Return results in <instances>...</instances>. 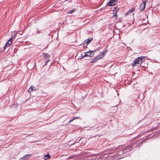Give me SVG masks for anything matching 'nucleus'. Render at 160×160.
Instances as JSON below:
<instances>
[{"label":"nucleus","instance_id":"nucleus-1","mask_svg":"<svg viewBox=\"0 0 160 160\" xmlns=\"http://www.w3.org/2000/svg\"><path fill=\"white\" fill-rule=\"evenodd\" d=\"M134 144L132 143L126 147L120 150L118 152L112 155H109L111 154V153H112L110 150L108 151V153L104 152L103 154V155H104V157L105 158L106 160H114L113 158L114 157L115 158L118 155H122L124 153H125L131 150L132 148V147L134 146Z\"/></svg>","mask_w":160,"mask_h":160},{"label":"nucleus","instance_id":"nucleus-2","mask_svg":"<svg viewBox=\"0 0 160 160\" xmlns=\"http://www.w3.org/2000/svg\"><path fill=\"white\" fill-rule=\"evenodd\" d=\"M145 57L143 56H142L141 57H139L136 58L133 62L131 64L133 67L134 66L136 65L137 64H140L141 65V64L144 61V60L143 59V58Z\"/></svg>","mask_w":160,"mask_h":160},{"label":"nucleus","instance_id":"nucleus-3","mask_svg":"<svg viewBox=\"0 0 160 160\" xmlns=\"http://www.w3.org/2000/svg\"><path fill=\"white\" fill-rule=\"evenodd\" d=\"M107 51V50H106L102 53L99 54L98 55L93 58V59L90 62V63H94L96 62L98 60L104 57Z\"/></svg>","mask_w":160,"mask_h":160},{"label":"nucleus","instance_id":"nucleus-4","mask_svg":"<svg viewBox=\"0 0 160 160\" xmlns=\"http://www.w3.org/2000/svg\"><path fill=\"white\" fill-rule=\"evenodd\" d=\"M43 58L42 60L44 61V66H46L48 63L50 61V60L49 58L50 55L47 53H44L43 54Z\"/></svg>","mask_w":160,"mask_h":160},{"label":"nucleus","instance_id":"nucleus-5","mask_svg":"<svg viewBox=\"0 0 160 160\" xmlns=\"http://www.w3.org/2000/svg\"><path fill=\"white\" fill-rule=\"evenodd\" d=\"M94 55V53L93 51H90L85 52L84 56L89 57H92Z\"/></svg>","mask_w":160,"mask_h":160},{"label":"nucleus","instance_id":"nucleus-6","mask_svg":"<svg viewBox=\"0 0 160 160\" xmlns=\"http://www.w3.org/2000/svg\"><path fill=\"white\" fill-rule=\"evenodd\" d=\"M12 38H11L9 39L6 42L5 46L3 47L4 51L5 50L6 48L11 45V44L12 42Z\"/></svg>","mask_w":160,"mask_h":160},{"label":"nucleus","instance_id":"nucleus-7","mask_svg":"<svg viewBox=\"0 0 160 160\" xmlns=\"http://www.w3.org/2000/svg\"><path fill=\"white\" fill-rule=\"evenodd\" d=\"M146 2V0H145L144 2H142V3L140 5L139 9L140 10L141 12L144 10L146 6L145 4Z\"/></svg>","mask_w":160,"mask_h":160},{"label":"nucleus","instance_id":"nucleus-8","mask_svg":"<svg viewBox=\"0 0 160 160\" xmlns=\"http://www.w3.org/2000/svg\"><path fill=\"white\" fill-rule=\"evenodd\" d=\"M117 0H109L108 2V5L110 6H113L117 3Z\"/></svg>","mask_w":160,"mask_h":160},{"label":"nucleus","instance_id":"nucleus-9","mask_svg":"<svg viewBox=\"0 0 160 160\" xmlns=\"http://www.w3.org/2000/svg\"><path fill=\"white\" fill-rule=\"evenodd\" d=\"M93 40L92 38L87 39L83 42V44L87 43V45L89 44Z\"/></svg>","mask_w":160,"mask_h":160},{"label":"nucleus","instance_id":"nucleus-10","mask_svg":"<svg viewBox=\"0 0 160 160\" xmlns=\"http://www.w3.org/2000/svg\"><path fill=\"white\" fill-rule=\"evenodd\" d=\"M31 156V155L29 154H26L24 156L22 159H23L24 160H26L29 159Z\"/></svg>","mask_w":160,"mask_h":160},{"label":"nucleus","instance_id":"nucleus-11","mask_svg":"<svg viewBox=\"0 0 160 160\" xmlns=\"http://www.w3.org/2000/svg\"><path fill=\"white\" fill-rule=\"evenodd\" d=\"M36 90V88L35 87H33L31 86L29 89L28 91L29 92H32Z\"/></svg>","mask_w":160,"mask_h":160},{"label":"nucleus","instance_id":"nucleus-12","mask_svg":"<svg viewBox=\"0 0 160 160\" xmlns=\"http://www.w3.org/2000/svg\"><path fill=\"white\" fill-rule=\"evenodd\" d=\"M135 10L134 8H132L128 12L126 13V15H128L129 14H131L132 12H133V11Z\"/></svg>","mask_w":160,"mask_h":160},{"label":"nucleus","instance_id":"nucleus-13","mask_svg":"<svg viewBox=\"0 0 160 160\" xmlns=\"http://www.w3.org/2000/svg\"><path fill=\"white\" fill-rule=\"evenodd\" d=\"M79 119V117H74L73 118H72V119H71V120H69V122H71L73 120H74L75 119Z\"/></svg>","mask_w":160,"mask_h":160},{"label":"nucleus","instance_id":"nucleus-14","mask_svg":"<svg viewBox=\"0 0 160 160\" xmlns=\"http://www.w3.org/2000/svg\"><path fill=\"white\" fill-rule=\"evenodd\" d=\"M50 156L48 154L44 156V159L45 160H46L47 159L50 158Z\"/></svg>","mask_w":160,"mask_h":160},{"label":"nucleus","instance_id":"nucleus-15","mask_svg":"<svg viewBox=\"0 0 160 160\" xmlns=\"http://www.w3.org/2000/svg\"><path fill=\"white\" fill-rule=\"evenodd\" d=\"M75 10H76L75 9H73L72 10H69L68 12V13H72L73 12H74L75 11Z\"/></svg>","mask_w":160,"mask_h":160},{"label":"nucleus","instance_id":"nucleus-16","mask_svg":"<svg viewBox=\"0 0 160 160\" xmlns=\"http://www.w3.org/2000/svg\"><path fill=\"white\" fill-rule=\"evenodd\" d=\"M118 10L119 8L116 7L114 8V11L117 12L118 11Z\"/></svg>","mask_w":160,"mask_h":160},{"label":"nucleus","instance_id":"nucleus-17","mask_svg":"<svg viewBox=\"0 0 160 160\" xmlns=\"http://www.w3.org/2000/svg\"><path fill=\"white\" fill-rule=\"evenodd\" d=\"M86 56H84V55L83 56L82 55V54H81V56L79 58H78V60H79V59H82L84 58V57H86Z\"/></svg>","mask_w":160,"mask_h":160},{"label":"nucleus","instance_id":"nucleus-18","mask_svg":"<svg viewBox=\"0 0 160 160\" xmlns=\"http://www.w3.org/2000/svg\"><path fill=\"white\" fill-rule=\"evenodd\" d=\"M117 12H115V13L114 14L113 16L117 17Z\"/></svg>","mask_w":160,"mask_h":160},{"label":"nucleus","instance_id":"nucleus-19","mask_svg":"<svg viewBox=\"0 0 160 160\" xmlns=\"http://www.w3.org/2000/svg\"><path fill=\"white\" fill-rule=\"evenodd\" d=\"M146 141V140L144 139H143L142 140V143H143V142H144Z\"/></svg>","mask_w":160,"mask_h":160},{"label":"nucleus","instance_id":"nucleus-20","mask_svg":"<svg viewBox=\"0 0 160 160\" xmlns=\"http://www.w3.org/2000/svg\"><path fill=\"white\" fill-rule=\"evenodd\" d=\"M37 33H39L40 32L39 31H37Z\"/></svg>","mask_w":160,"mask_h":160},{"label":"nucleus","instance_id":"nucleus-21","mask_svg":"<svg viewBox=\"0 0 160 160\" xmlns=\"http://www.w3.org/2000/svg\"><path fill=\"white\" fill-rule=\"evenodd\" d=\"M142 143H143L142 142V141H141V142H140L139 143V144H142Z\"/></svg>","mask_w":160,"mask_h":160},{"label":"nucleus","instance_id":"nucleus-22","mask_svg":"<svg viewBox=\"0 0 160 160\" xmlns=\"http://www.w3.org/2000/svg\"><path fill=\"white\" fill-rule=\"evenodd\" d=\"M136 147V146H134V147Z\"/></svg>","mask_w":160,"mask_h":160},{"label":"nucleus","instance_id":"nucleus-23","mask_svg":"<svg viewBox=\"0 0 160 160\" xmlns=\"http://www.w3.org/2000/svg\"><path fill=\"white\" fill-rule=\"evenodd\" d=\"M95 136H94V137H95Z\"/></svg>","mask_w":160,"mask_h":160}]
</instances>
